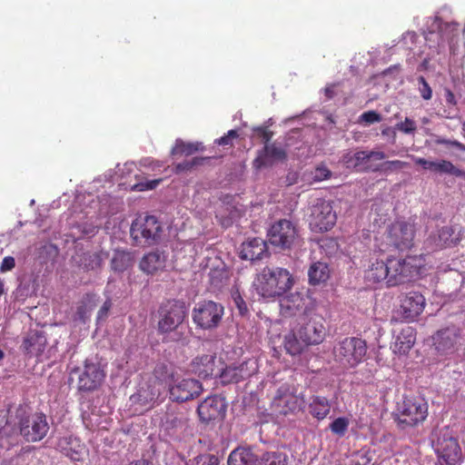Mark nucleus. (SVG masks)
<instances>
[{"instance_id": "nucleus-20", "label": "nucleus", "mask_w": 465, "mask_h": 465, "mask_svg": "<svg viewBox=\"0 0 465 465\" xmlns=\"http://www.w3.org/2000/svg\"><path fill=\"white\" fill-rule=\"evenodd\" d=\"M257 371L255 360L248 359L240 364H232L220 371L219 378L223 384L238 383L250 378Z\"/></svg>"}, {"instance_id": "nucleus-10", "label": "nucleus", "mask_w": 465, "mask_h": 465, "mask_svg": "<svg viewBox=\"0 0 465 465\" xmlns=\"http://www.w3.org/2000/svg\"><path fill=\"white\" fill-rule=\"evenodd\" d=\"M224 315V307L216 302L204 300L195 304L192 319L198 329L213 331L218 328Z\"/></svg>"}, {"instance_id": "nucleus-16", "label": "nucleus", "mask_w": 465, "mask_h": 465, "mask_svg": "<svg viewBox=\"0 0 465 465\" xmlns=\"http://www.w3.org/2000/svg\"><path fill=\"white\" fill-rule=\"evenodd\" d=\"M297 237L296 226L286 219L274 223L268 232L270 243L281 250L290 249Z\"/></svg>"}, {"instance_id": "nucleus-54", "label": "nucleus", "mask_w": 465, "mask_h": 465, "mask_svg": "<svg viewBox=\"0 0 465 465\" xmlns=\"http://www.w3.org/2000/svg\"><path fill=\"white\" fill-rule=\"evenodd\" d=\"M416 128L415 122L408 117L403 122L396 124V129L404 134H412L416 131Z\"/></svg>"}, {"instance_id": "nucleus-9", "label": "nucleus", "mask_w": 465, "mask_h": 465, "mask_svg": "<svg viewBox=\"0 0 465 465\" xmlns=\"http://www.w3.org/2000/svg\"><path fill=\"white\" fill-rule=\"evenodd\" d=\"M162 224L153 215L137 217L131 225L130 234L136 245L151 246L161 238Z\"/></svg>"}, {"instance_id": "nucleus-5", "label": "nucleus", "mask_w": 465, "mask_h": 465, "mask_svg": "<svg viewBox=\"0 0 465 465\" xmlns=\"http://www.w3.org/2000/svg\"><path fill=\"white\" fill-rule=\"evenodd\" d=\"M428 403L420 396H404L397 403L395 420L401 429L416 427L426 420Z\"/></svg>"}, {"instance_id": "nucleus-52", "label": "nucleus", "mask_w": 465, "mask_h": 465, "mask_svg": "<svg viewBox=\"0 0 465 465\" xmlns=\"http://www.w3.org/2000/svg\"><path fill=\"white\" fill-rule=\"evenodd\" d=\"M382 120L381 115L376 111H367L361 114L360 121L364 122L367 124L379 123Z\"/></svg>"}, {"instance_id": "nucleus-50", "label": "nucleus", "mask_w": 465, "mask_h": 465, "mask_svg": "<svg viewBox=\"0 0 465 465\" xmlns=\"http://www.w3.org/2000/svg\"><path fill=\"white\" fill-rule=\"evenodd\" d=\"M418 83L420 84L419 91H420V96L424 100H430L432 97V89L430 86V84H428V82L426 81V79L420 75L418 77Z\"/></svg>"}, {"instance_id": "nucleus-35", "label": "nucleus", "mask_w": 465, "mask_h": 465, "mask_svg": "<svg viewBox=\"0 0 465 465\" xmlns=\"http://www.w3.org/2000/svg\"><path fill=\"white\" fill-rule=\"evenodd\" d=\"M433 344L437 351L445 352L454 348L456 335L449 329L438 331L432 336Z\"/></svg>"}, {"instance_id": "nucleus-38", "label": "nucleus", "mask_w": 465, "mask_h": 465, "mask_svg": "<svg viewBox=\"0 0 465 465\" xmlns=\"http://www.w3.org/2000/svg\"><path fill=\"white\" fill-rule=\"evenodd\" d=\"M204 147L202 143L184 142L182 139H176L173 147L171 150L173 156H190L197 152L203 151Z\"/></svg>"}, {"instance_id": "nucleus-57", "label": "nucleus", "mask_w": 465, "mask_h": 465, "mask_svg": "<svg viewBox=\"0 0 465 465\" xmlns=\"http://www.w3.org/2000/svg\"><path fill=\"white\" fill-rule=\"evenodd\" d=\"M15 266V260L13 256H5L0 265V272H5L11 271Z\"/></svg>"}, {"instance_id": "nucleus-28", "label": "nucleus", "mask_w": 465, "mask_h": 465, "mask_svg": "<svg viewBox=\"0 0 465 465\" xmlns=\"http://www.w3.org/2000/svg\"><path fill=\"white\" fill-rule=\"evenodd\" d=\"M166 257L163 252H150L140 261V269L147 274H154L165 267Z\"/></svg>"}, {"instance_id": "nucleus-23", "label": "nucleus", "mask_w": 465, "mask_h": 465, "mask_svg": "<svg viewBox=\"0 0 465 465\" xmlns=\"http://www.w3.org/2000/svg\"><path fill=\"white\" fill-rule=\"evenodd\" d=\"M394 341L391 348L395 354H407L416 341V331L413 327L405 325L393 332Z\"/></svg>"}, {"instance_id": "nucleus-39", "label": "nucleus", "mask_w": 465, "mask_h": 465, "mask_svg": "<svg viewBox=\"0 0 465 465\" xmlns=\"http://www.w3.org/2000/svg\"><path fill=\"white\" fill-rule=\"evenodd\" d=\"M132 255L125 251H115L111 260V268L114 272H123L132 265Z\"/></svg>"}, {"instance_id": "nucleus-27", "label": "nucleus", "mask_w": 465, "mask_h": 465, "mask_svg": "<svg viewBox=\"0 0 465 465\" xmlns=\"http://www.w3.org/2000/svg\"><path fill=\"white\" fill-rule=\"evenodd\" d=\"M47 340L45 335L38 331H30L23 340L22 351L29 356H40L45 351Z\"/></svg>"}, {"instance_id": "nucleus-60", "label": "nucleus", "mask_w": 465, "mask_h": 465, "mask_svg": "<svg viewBox=\"0 0 465 465\" xmlns=\"http://www.w3.org/2000/svg\"><path fill=\"white\" fill-rule=\"evenodd\" d=\"M335 84H330L324 88V94L328 99H331L335 95Z\"/></svg>"}, {"instance_id": "nucleus-3", "label": "nucleus", "mask_w": 465, "mask_h": 465, "mask_svg": "<svg viewBox=\"0 0 465 465\" xmlns=\"http://www.w3.org/2000/svg\"><path fill=\"white\" fill-rule=\"evenodd\" d=\"M293 282V277L287 269L266 266L256 275L253 287L263 298H276L291 290Z\"/></svg>"}, {"instance_id": "nucleus-55", "label": "nucleus", "mask_w": 465, "mask_h": 465, "mask_svg": "<svg viewBox=\"0 0 465 465\" xmlns=\"http://www.w3.org/2000/svg\"><path fill=\"white\" fill-rule=\"evenodd\" d=\"M161 181L162 179H156L148 181L146 183H136L133 186V190L140 192L145 190H153L161 183Z\"/></svg>"}, {"instance_id": "nucleus-12", "label": "nucleus", "mask_w": 465, "mask_h": 465, "mask_svg": "<svg viewBox=\"0 0 465 465\" xmlns=\"http://www.w3.org/2000/svg\"><path fill=\"white\" fill-rule=\"evenodd\" d=\"M305 401L297 393V389L289 383L282 384L272 401V409L281 414H294L304 406Z\"/></svg>"}, {"instance_id": "nucleus-53", "label": "nucleus", "mask_w": 465, "mask_h": 465, "mask_svg": "<svg viewBox=\"0 0 465 465\" xmlns=\"http://www.w3.org/2000/svg\"><path fill=\"white\" fill-rule=\"evenodd\" d=\"M239 134L236 130H230L223 136L215 140V143L219 145H233V140L238 138Z\"/></svg>"}, {"instance_id": "nucleus-41", "label": "nucleus", "mask_w": 465, "mask_h": 465, "mask_svg": "<svg viewBox=\"0 0 465 465\" xmlns=\"http://www.w3.org/2000/svg\"><path fill=\"white\" fill-rule=\"evenodd\" d=\"M434 172L450 174L455 177L465 178V171L455 166L450 161L448 160L437 161Z\"/></svg>"}, {"instance_id": "nucleus-62", "label": "nucleus", "mask_w": 465, "mask_h": 465, "mask_svg": "<svg viewBox=\"0 0 465 465\" xmlns=\"http://www.w3.org/2000/svg\"><path fill=\"white\" fill-rule=\"evenodd\" d=\"M452 108L444 109L442 113H440V116L446 119H452L454 115L452 114Z\"/></svg>"}, {"instance_id": "nucleus-21", "label": "nucleus", "mask_w": 465, "mask_h": 465, "mask_svg": "<svg viewBox=\"0 0 465 465\" xmlns=\"http://www.w3.org/2000/svg\"><path fill=\"white\" fill-rule=\"evenodd\" d=\"M287 159V153L284 148L276 143L265 144L257 152L252 162V167L256 170L271 167L278 162H284Z\"/></svg>"}, {"instance_id": "nucleus-25", "label": "nucleus", "mask_w": 465, "mask_h": 465, "mask_svg": "<svg viewBox=\"0 0 465 465\" xmlns=\"http://www.w3.org/2000/svg\"><path fill=\"white\" fill-rule=\"evenodd\" d=\"M187 421L188 419L184 411L178 407L169 406L162 420V427L169 435H173L185 427Z\"/></svg>"}, {"instance_id": "nucleus-34", "label": "nucleus", "mask_w": 465, "mask_h": 465, "mask_svg": "<svg viewBox=\"0 0 465 465\" xmlns=\"http://www.w3.org/2000/svg\"><path fill=\"white\" fill-rule=\"evenodd\" d=\"M258 458L250 448L239 447L233 450L228 458V465H253Z\"/></svg>"}, {"instance_id": "nucleus-1", "label": "nucleus", "mask_w": 465, "mask_h": 465, "mask_svg": "<svg viewBox=\"0 0 465 465\" xmlns=\"http://www.w3.org/2000/svg\"><path fill=\"white\" fill-rule=\"evenodd\" d=\"M323 322V318L315 312L301 318L299 326L285 336L284 349L287 353L298 355L305 348L322 343L326 336Z\"/></svg>"}, {"instance_id": "nucleus-30", "label": "nucleus", "mask_w": 465, "mask_h": 465, "mask_svg": "<svg viewBox=\"0 0 465 465\" xmlns=\"http://www.w3.org/2000/svg\"><path fill=\"white\" fill-rule=\"evenodd\" d=\"M388 260L386 262L378 259L375 261L371 260L370 265L365 272V279L371 283H378L385 281L388 285Z\"/></svg>"}, {"instance_id": "nucleus-64", "label": "nucleus", "mask_w": 465, "mask_h": 465, "mask_svg": "<svg viewBox=\"0 0 465 465\" xmlns=\"http://www.w3.org/2000/svg\"><path fill=\"white\" fill-rule=\"evenodd\" d=\"M130 465H153V464H152V462H150L147 460H138L131 462Z\"/></svg>"}, {"instance_id": "nucleus-48", "label": "nucleus", "mask_w": 465, "mask_h": 465, "mask_svg": "<svg viewBox=\"0 0 465 465\" xmlns=\"http://www.w3.org/2000/svg\"><path fill=\"white\" fill-rule=\"evenodd\" d=\"M253 135L259 139L265 144H270V141L273 136V132H272L267 126H256L252 128Z\"/></svg>"}, {"instance_id": "nucleus-43", "label": "nucleus", "mask_w": 465, "mask_h": 465, "mask_svg": "<svg viewBox=\"0 0 465 465\" xmlns=\"http://www.w3.org/2000/svg\"><path fill=\"white\" fill-rule=\"evenodd\" d=\"M371 455L369 450H359L351 454L347 461L338 465H370L371 461Z\"/></svg>"}, {"instance_id": "nucleus-15", "label": "nucleus", "mask_w": 465, "mask_h": 465, "mask_svg": "<svg viewBox=\"0 0 465 465\" xmlns=\"http://www.w3.org/2000/svg\"><path fill=\"white\" fill-rule=\"evenodd\" d=\"M281 312L284 316H300L301 318L314 312V301L308 294L300 292L285 296L280 302Z\"/></svg>"}, {"instance_id": "nucleus-61", "label": "nucleus", "mask_w": 465, "mask_h": 465, "mask_svg": "<svg viewBox=\"0 0 465 465\" xmlns=\"http://www.w3.org/2000/svg\"><path fill=\"white\" fill-rule=\"evenodd\" d=\"M383 136H391L393 139L396 137V133L393 128L388 126L381 130Z\"/></svg>"}, {"instance_id": "nucleus-7", "label": "nucleus", "mask_w": 465, "mask_h": 465, "mask_svg": "<svg viewBox=\"0 0 465 465\" xmlns=\"http://www.w3.org/2000/svg\"><path fill=\"white\" fill-rule=\"evenodd\" d=\"M366 353V341L356 337L344 338L333 347V359L343 370L358 366Z\"/></svg>"}, {"instance_id": "nucleus-36", "label": "nucleus", "mask_w": 465, "mask_h": 465, "mask_svg": "<svg viewBox=\"0 0 465 465\" xmlns=\"http://www.w3.org/2000/svg\"><path fill=\"white\" fill-rule=\"evenodd\" d=\"M59 448L62 451L73 460H80L82 459V450L84 446L76 438L64 437L59 440Z\"/></svg>"}, {"instance_id": "nucleus-24", "label": "nucleus", "mask_w": 465, "mask_h": 465, "mask_svg": "<svg viewBox=\"0 0 465 465\" xmlns=\"http://www.w3.org/2000/svg\"><path fill=\"white\" fill-rule=\"evenodd\" d=\"M268 256L267 243L262 238H252L242 243L240 257L242 260L254 262Z\"/></svg>"}, {"instance_id": "nucleus-29", "label": "nucleus", "mask_w": 465, "mask_h": 465, "mask_svg": "<svg viewBox=\"0 0 465 465\" xmlns=\"http://www.w3.org/2000/svg\"><path fill=\"white\" fill-rule=\"evenodd\" d=\"M453 230L449 226H443L431 233L426 241L427 247L432 252L450 246L452 242Z\"/></svg>"}, {"instance_id": "nucleus-26", "label": "nucleus", "mask_w": 465, "mask_h": 465, "mask_svg": "<svg viewBox=\"0 0 465 465\" xmlns=\"http://www.w3.org/2000/svg\"><path fill=\"white\" fill-rule=\"evenodd\" d=\"M162 391L163 389L160 388L159 385L152 382L148 378L146 383L131 397V401L143 407L151 408L155 401L160 397Z\"/></svg>"}, {"instance_id": "nucleus-45", "label": "nucleus", "mask_w": 465, "mask_h": 465, "mask_svg": "<svg viewBox=\"0 0 465 465\" xmlns=\"http://www.w3.org/2000/svg\"><path fill=\"white\" fill-rule=\"evenodd\" d=\"M206 160L203 157H194L192 160H185L174 165L173 171L179 174L192 170L194 166L201 165Z\"/></svg>"}, {"instance_id": "nucleus-6", "label": "nucleus", "mask_w": 465, "mask_h": 465, "mask_svg": "<svg viewBox=\"0 0 465 465\" xmlns=\"http://www.w3.org/2000/svg\"><path fill=\"white\" fill-rule=\"evenodd\" d=\"M432 447L437 455V465H456L462 459L458 438L449 427L435 432Z\"/></svg>"}, {"instance_id": "nucleus-19", "label": "nucleus", "mask_w": 465, "mask_h": 465, "mask_svg": "<svg viewBox=\"0 0 465 465\" xmlns=\"http://www.w3.org/2000/svg\"><path fill=\"white\" fill-rule=\"evenodd\" d=\"M223 362L217 359L216 353L199 354L191 361L193 373L202 379L219 377Z\"/></svg>"}, {"instance_id": "nucleus-22", "label": "nucleus", "mask_w": 465, "mask_h": 465, "mask_svg": "<svg viewBox=\"0 0 465 465\" xmlns=\"http://www.w3.org/2000/svg\"><path fill=\"white\" fill-rule=\"evenodd\" d=\"M426 300L420 292H410L401 300L400 313L406 322H414L424 311Z\"/></svg>"}, {"instance_id": "nucleus-14", "label": "nucleus", "mask_w": 465, "mask_h": 465, "mask_svg": "<svg viewBox=\"0 0 465 465\" xmlns=\"http://www.w3.org/2000/svg\"><path fill=\"white\" fill-rule=\"evenodd\" d=\"M414 236V223L400 220L392 223L386 232L388 244L401 251L411 249L413 246Z\"/></svg>"}, {"instance_id": "nucleus-2", "label": "nucleus", "mask_w": 465, "mask_h": 465, "mask_svg": "<svg viewBox=\"0 0 465 465\" xmlns=\"http://www.w3.org/2000/svg\"><path fill=\"white\" fill-rule=\"evenodd\" d=\"M189 304L182 299H169L163 302L158 309L157 331L161 335L173 334L175 341L183 339L181 331L188 317Z\"/></svg>"}, {"instance_id": "nucleus-59", "label": "nucleus", "mask_w": 465, "mask_h": 465, "mask_svg": "<svg viewBox=\"0 0 465 465\" xmlns=\"http://www.w3.org/2000/svg\"><path fill=\"white\" fill-rule=\"evenodd\" d=\"M444 92H445L446 103L449 105H450L452 107H455L457 105V99H456L453 92L450 89H449V88H445Z\"/></svg>"}, {"instance_id": "nucleus-44", "label": "nucleus", "mask_w": 465, "mask_h": 465, "mask_svg": "<svg viewBox=\"0 0 465 465\" xmlns=\"http://www.w3.org/2000/svg\"><path fill=\"white\" fill-rule=\"evenodd\" d=\"M350 420L347 417H339L336 418L329 427L333 434L338 437H343L348 430Z\"/></svg>"}, {"instance_id": "nucleus-46", "label": "nucleus", "mask_w": 465, "mask_h": 465, "mask_svg": "<svg viewBox=\"0 0 465 465\" xmlns=\"http://www.w3.org/2000/svg\"><path fill=\"white\" fill-rule=\"evenodd\" d=\"M232 299L233 302V305L238 310L239 314L241 316H245L248 314L249 310L247 307V303L243 300L242 294L239 292L238 288H232L231 292Z\"/></svg>"}, {"instance_id": "nucleus-40", "label": "nucleus", "mask_w": 465, "mask_h": 465, "mask_svg": "<svg viewBox=\"0 0 465 465\" xmlns=\"http://www.w3.org/2000/svg\"><path fill=\"white\" fill-rule=\"evenodd\" d=\"M253 465H288V457L282 452H265Z\"/></svg>"}, {"instance_id": "nucleus-8", "label": "nucleus", "mask_w": 465, "mask_h": 465, "mask_svg": "<svg viewBox=\"0 0 465 465\" xmlns=\"http://www.w3.org/2000/svg\"><path fill=\"white\" fill-rule=\"evenodd\" d=\"M16 418L20 434L27 442L40 441L49 430L46 416L42 412L27 413L25 409L18 408Z\"/></svg>"}, {"instance_id": "nucleus-4", "label": "nucleus", "mask_w": 465, "mask_h": 465, "mask_svg": "<svg viewBox=\"0 0 465 465\" xmlns=\"http://www.w3.org/2000/svg\"><path fill=\"white\" fill-rule=\"evenodd\" d=\"M424 267L421 256L408 255L405 258H388V287L398 286L411 281Z\"/></svg>"}, {"instance_id": "nucleus-33", "label": "nucleus", "mask_w": 465, "mask_h": 465, "mask_svg": "<svg viewBox=\"0 0 465 465\" xmlns=\"http://www.w3.org/2000/svg\"><path fill=\"white\" fill-rule=\"evenodd\" d=\"M149 379L163 390L167 385L170 387L174 380V375L167 364L161 362L155 365Z\"/></svg>"}, {"instance_id": "nucleus-56", "label": "nucleus", "mask_w": 465, "mask_h": 465, "mask_svg": "<svg viewBox=\"0 0 465 465\" xmlns=\"http://www.w3.org/2000/svg\"><path fill=\"white\" fill-rule=\"evenodd\" d=\"M412 159L416 164L422 166L423 169L434 172L437 161H429L420 157H412Z\"/></svg>"}, {"instance_id": "nucleus-31", "label": "nucleus", "mask_w": 465, "mask_h": 465, "mask_svg": "<svg viewBox=\"0 0 465 465\" xmlns=\"http://www.w3.org/2000/svg\"><path fill=\"white\" fill-rule=\"evenodd\" d=\"M386 154L381 151H357L346 162H352L354 167H361L363 171L371 170L368 165L371 160H383Z\"/></svg>"}, {"instance_id": "nucleus-18", "label": "nucleus", "mask_w": 465, "mask_h": 465, "mask_svg": "<svg viewBox=\"0 0 465 465\" xmlns=\"http://www.w3.org/2000/svg\"><path fill=\"white\" fill-rule=\"evenodd\" d=\"M227 403L220 395H213L205 398L197 408V413L203 423L222 420L226 414Z\"/></svg>"}, {"instance_id": "nucleus-42", "label": "nucleus", "mask_w": 465, "mask_h": 465, "mask_svg": "<svg viewBox=\"0 0 465 465\" xmlns=\"http://www.w3.org/2000/svg\"><path fill=\"white\" fill-rule=\"evenodd\" d=\"M102 257L97 252H86L84 253L79 261V266L84 271H94L98 270L102 266Z\"/></svg>"}, {"instance_id": "nucleus-49", "label": "nucleus", "mask_w": 465, "mask_h": 465, "mask_svg": "<svg viewBox=\"0 0 465 465\" xmlns=\"http://www.w3.org/2000/svg\"><path fill=\"white\" fill-rule=\"evenodd\" d=\"M409 165L408 163L400 161V160H392L387 161L383 163L380 168V170L385 173H392L394 171H398L403 169Z\"/></svg>"}, {"instance_id": "nucleus-13", "label": "nucleus", "mask_w": 465, "mask_h": 465, "mask_svg": "<svg viewBox=\"0 0 465 465\" xmlns=\"http://www.w3.org/2000/svg\"><path fill=\"white\" fill-rule=\"evenodd\" d=\"M337 216L330 202L319 199L311 208L309 224L312 231L323 232L336 223Z\"/></svg>"}, {"instance_id": "nucleus-51", "label": "nucleus", "mask_w": 465, "mask_h": 465, "mask_svg": "<svg viewBox=\"0 0 465 465\" xmlns=\"http://www.w3.org/2000/svg\"><path fill=\"white\" fill-rule=\"evenodd\" d=\"M312 174L315 182H322L329 179L331 176V172L324 164H320L315 168Z\"/></svg>"}, {"instance_id": "nucleus-37", "label": "nucleus", "mask_w": 465, "mask_h": 465, "mask_svg": "<svg viewBox=\"0 0 465 465\" xmlns=\"http://www.w3.org/2000/svg\"><path fill=\"white\" fill-rule=\"evenodd\" d=\"M309 282L317 285L325 282L330 277V269L327 263L322 262H313L309 271Z\"/></svg>"}, {"instance_id": "nucleus-58", "label": "nucleus", "mask_w": 465, "mask_h": 465, "mask_svg": "<svg viewBox=\"0 0 465 465\" xmlns=\"http://www.w3.org/2000/svg\"><path fill=\"white\" fill-rule=\"evenodd\" d=\"M111 308H112V302L110 299H107L97 312V320L98 321L105 320L108 316V312Z\"/></svg>"}, {"instance_id": "nucleus-32", "label": "nucleus", "mask_w": 465, "mask_h": 465, "mask_svg": "<svg viewBox=\"0 0 465 465\" xmlns=\"http://www.w3.org/2000/svg\"><path fill=\"white\" fill-rule=\"evenodd\" d=\"M309 413L318 420H324L331 411V402L323 396H312L308 404Z\"/></svg>"}, {"instance_id": "nucleus-47", "label": "nucleus", "mask_w": 465, "mask_h": 465, "mask_svg": "<svg viewBox=\"0 0 465 465\" xmlns=\"http://www.w3.org/2000/svg\"><path fill=\"white\" fill-rule=\"evenodd\" d=\"M191 465H219L218 458L213 454H200L192 461Z\"/></svg>"}, {"instance_id": "nucleus-63", "label": "nucleus", "mask_w": 465, "mask_h": 465, "mask_svg": "<svg viewBox=\"0 0 465 465\" xmlns=\"http://www.w3.org/2000/svg\"><path fill=\"white\" fill-rule=\"evenodd\" d=\"M450 145L456 147L457 149L465 152V144L460 143L456 140L450 141Z\"/></svg>"}, {"instance_id": "nucleus-17", "label": "nucleus", "mask_w": 465, "mask_h": 465, "mask_svg": "<svg viewBox=\"0 0 465 465\" xmlns=\"http://www.w3.org/2000/svg\"><path fill=\"white\" fill-rule=\"evenodd\" d=\"M203 384L196 379H174L170 384L169 397L175 402H185L198 398L203 392Z\"/></svg>"}, {"instance_id": "nucleus-11", "label": "nucleus", "mask_w": 465, "mask_h": 465, "mask_svg": "<svg viewBox=\"0 0 465 465\" xmlns=\"http://www.w3.org/2000/svg\"><path fill=\"white\" fill-rule=\"evenodd\" d=\"M71 374L76 375L77 390L81 392L96 391L105 378V371L101 364L89 359H86L82 366L74 367Z\"/></svg>"}]
</instances>
